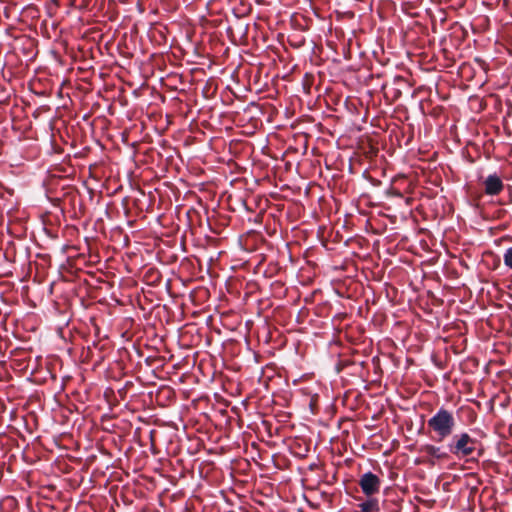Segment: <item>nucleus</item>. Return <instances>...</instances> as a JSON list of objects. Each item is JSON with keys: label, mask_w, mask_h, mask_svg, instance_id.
Returning a JSON list of instances; mask_svg holds the SVG:
<instances>
[{"label": "nucleus", "mask_w": 512, "mask_h": 512, "mask_svg": "<svg viewBox=\"0 0 512 512\" xmlns=\"http://www.w3.org/2000/svg\"><path fill=\"white\" fill-rule=\"evenodd\" d=\"M437 441H443L449 437L455 427L453 413L445 408H440L427 422Z\"/></svg>", "instance_id": "1"}, {"label": "nucleus", "mask_w": 512, "mask_h": 512, "mask_svg": "<svg viewBox=\"0 0 512 512\" xmlns=\"http://www.w3.org/2000/svg\"><path fill=\"white\" fill-rule=\"evenodd\" d=\"M477 440L471 437L468 433L462 432L453 435L452 439L447 444L449 452L458 459H463L471 456L476 450Z\"/></svg>", "instance_id": "2"}, {"label": "nucleus", "mask_w": 512, "mask_h": 512, "mask_svg": "<svg viewBox=\"0 0 512 512\" xmlns=\"http://www.w3.org/2000/svg\"><path fill=\"white\" fill-rule=\"evenodd\" d=\"M359 486L362 492L367 497H370L379 492L381 480L376 474L368 471L361 475L359 479Z\"/></svg>", "instance_id": "3"}, {"label": "nucleus", "mask_w": 512, "mask_h": 512, "mask_svg": "<svg viewBox=\"0 0 512 512\" xmlns=\"http://www.w3.org/2000/svg\"><path fill=\"white\" fill-rule=\"evenodd\" d=\"M484 186L485 193L491 196L500 194L504 188L501 178L496 173L487 176L484 180Z\"/></svg>", "instance_id": "4"}, {"label": "nucleus", "mask_w": 512, "mask_h": 512, "mask_svg": "<svg viewBox=\"0 0 512 512\" xmlns=\"http://www.w3.org/2000/svg\"><path fill=\"white\" fill-rule=\"evenodd\" d=\"M361 512H379L380 506L377 498L372 496L368 497L365 501L361 502L359 505Z\"/></svg>", "instance_id": "5"}, {"label": "nucleus", "mask_w": 512, "mask_h": 512, "mask_svg": "<svg viewBox=\"0 0 512 512\" xmlns=\"http://www.w3.org/2000/svg\"><path fill=\"white\" fill-rule=\"evenodd\" d=\"M423 450L428 456L436 459H443L447 457L446 452H443L440 447L434 445H426Z\"/></svg>", "instance_id": "6"}, {"label": "nucleus", "mask_w": 512, "mask_h": 512, "mask_svg": "<svg viewBox=\"0 0 512 512\" xmlns=\"http://www.w3.org/2000/svg\"><path fill=\"white\" fill-rule=\"evenodd\" d=\"M503 261H504V264L508 268L512 269V247H509L504 252V254H503Z\"/></svg>", "instance_id": "7"}, {"label": "nucleus", "mask_w": 512, "mask_h": 512, "mask_svg": "<svg viewBox=\"0 0 512 512\" xmlns=\"http://www.w3.org/2000/svg\"><path fill=\"white\" fill-rule=\"evenodd\" d=\"M141 293L144 295L145 298L148 297V295H152L153 294V290H145V289H142L141 290Z\"/></svg>", "instance_id": "8"}, {"label": "nucleus", "mask_w": 512, "mask_h": 512, "mask_svg": "<svg viewBox=\"0 0 512 512\" xmlns=\"http://www.w3.org/2000/svg\"><path fill=\"white\" fill-rule=\"evenodd\" d=\"M335 291H336V293H337L339 296H344V294H343V293H341V290L336 289Z\"/></svg>", "instance_id": "9"}, {"label": "nucleus", "mask_w": 512, "mask_h": 512, "mask_svg": "<svg viewBox=\"0 0 512 512\" xmlns=\"http://www.w3.org/2000/svg\"><path fill=\"white\" fill-rule=\"evenodd\" d=\"M386 297H390L389 290H386Z\"/></svg>", "instance_id": "10"}]
</instances>
